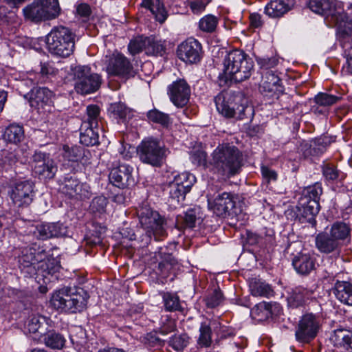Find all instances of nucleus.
I'll return each instance as SVG.
<instances>
[{
  "label": "nucleus",
  "instance_id": "4",
  "mask_svg": "<svg viewBox=\"0 0 352 352\" xmlns=\"http://www.w3.org/2000/svg\"><path fill=\"white\" fill-rule=\"evenodd\" d=\"M217 109L226 118L242 120L247 110L252 109L247 105L248 100L241 92L224 91L214 99Z\"/></svg>",
  "mask_w": 352,
  "mask_h": 352
},
{
  "label": "nucleus",
  "instance_id": "33",
  "mask_svg": "<svg viewBox=\"0 0 352 352\" xmlns=\"http://www.w3.org/2000/svg\"><path fill=\"white\" fill-rule=\"evenodd\" d=\"M333 293L342 303L352 306V284L348 281L337 280Z\"/></svg>",
  "mask_w": 352,
  "mask_h": 352
},
{
  "label": "nucleus",
  "instance_id": "31",
  "mask_svg": "<svg viewBox=\"0 0 352 352\" xmlns=\"http://www.w3.org/2000/svg\"><path fill=\"white\" fill-rule=\"evenodd\" d=\"M330 340L335 346L352 352V331L345 329H336L331 336Z\"/></svg>",
  "mask_w": 352,
  "mask_h": 352
},
{
  "label": "nucleus",
  "instance_id": "36",
  "mask_svg": "<svg viewBox=\"0 0 352 352\" xmlns=\"http://www.w3.org/2000/svg\"><path fill=\"white\" fill-rule=\"evenodd\" d=\"M253 71L254 62L249 57L239 67V69L228 78V80H233L238 82H243L251 76Z\"/></svg>",
  "mask_w": 352,
  "mask_h": 352
},
{
  "label": "nucleus",
  "instance_id": "7",
  "mask_svg": "<svg viewBox=\"0 0 352 352\" xmlns=\"http://www.w3.org/2000/svg\"><path fill=\"white\" fill-rule=\"evenodd\" d=\"M140 223L149 237L162 241L167 236L166 219L149 206L144 205L138 209Z\"/></svg>",
  "mask_w": 352,
  "mask_h": 352
},
{
  "label": "nucleus",
  "instance_id": "30",
  "mask_svg": "<svg viewBox=\"0 0 352 352\" xmlns=\"http://www.w3.org/2000/svg\"><path fill=\"white\" fill-rule=\"evenodd\" d=\"M49 327V319L39 315L31 316L26 323L30 333H37L39 337L46 334Z\"/></svg>",
  "mask_w": 352,
  "mask_h": 352
},
{
  "label": "nucleus",
  "instance_id": "43",
  "mask_svg": "<svg viewBox=\"0 0 352 352\" xmlns=\"http://www.w3.org/2000/svg\"><path fill=\"white\" fill-rule=\"evenodd\" d=\"M45 344L52 348L60 349L63 347L65 340L64 337L54 331L47 330L46 334L43 336Z\"/></svg>",
  "mask_w": 352,
  "mask_h": 352
},
{
  "label": "nucleus",
  "instance_id": "12",
  "mask_svg": "<svg viewBox=\"0 0 352 352\" xmlns=\"http://www.w3.org/2000/svg\"><path fill=\"white\" fill-rule=\"evenodd\" d=\"M34 184L30 179H20L10 186L9 195L17 207L29 206L34 196Z\"/></svg>",
  "mask_w": 352,
  "mask_h": 352
},
{
  "label": "nucleus",
  "instance_id": "28",
  "mask_svg": "<svg viewBox=\"0 0 352 352\" xmlns=\"http://www.w3.org/2000/svg\"><path fill=\"white\" fill-rule=\"evenodd\" d=\"M34 234L38 239L46 240L62 236L63 228L59 223H43L36 226Z\"/></svg>",
  "mask_w": 352,
  "mask_h": 352
},
{
  "label": "nucleus",
  "instance_id": "29",
  "mask_svg": "<svg viewBox=\"0 0 352 352\" xmlns=\"http://www.w3.org/2000/svg\"><path fill=\"white\" fill-rule=\"evenodd\" d=\"M290 10L289 0H270L265 6L264 13L272 19H278Z\"/></svg>",
  "mask_w": 352,
  "mask_h": 352
},
{
  "label": "nucleus",
  "instance_id": "11",
  "mask_svg": "<svg viewBox=\"0 0 352 352\" xmlns=\"http://www.w3.org/2000/svg\"><path fill=\"white\" fill-rule=\"evenodd\" d=\"M46 257L47 252L43 248L34 244L22 250L19 263L22 270L27 269L28 274H33L39 271V265Z\"/></svg>",
  "mask_w": 352,
  "mask_h": 352
},
{
  "label": "nucleus",
  "instance_id": "44",
  "mask_svg": "<svg viewBox=\"0 0 352 352\" xmlns=\"http://www.w3.org/2000/svg\"><path fill=\"white\" fill-rule=\"evenodd\" d=\"M109 113L115 118L125 120L131 116V111L124 103L115 102L108 109Z\"/></svg>",
  "mask_w": 352,
  "mask_h": 352
},
{
  "label": "nucleus",
  "instance_id": "54",
  "mask_svg": "<svg viewBox=\"0 0 352 352\" xmlns=\"http://www.w3.org/2000/svg\"><path fill=\"white\" fill-rule=\"evenodd\" d=\"M175 259L171 255L168 254L165 258L160 261L158 264V270L160 275L163 278L168 276L170 271L172 270L174 265L175 264Z\"/></svg>",
  "mask_w": 352,
  "mask_h": 352
},
{
  "label": "nucleus",
  "instance_id": "21",
  "mask_svg": "<svg viewBox=\"0 0 352 352\" xmlns=\"http://www.w3.org/2000/svg\"><path fill=\"white\" fill-rule=\"evenodd\" d=\"M222 328L221 323L217 320L204 319L201 323L199 328V337L197 339V344L200 347L208 348L212 344V331L218 336L221 335L220 331Z\"/></svg>",
  "mask_w": 352,
  "mask_h": 352
},
{
  "label": "nucleus",
  "instance_id": "18",
  "mask_svg": "<svg viewBox=\"0 0 352 352\" xmlns=\"http://www.w3.org/2000/svg\"><path fill=\"white\" fill-rule=\"evenodd\" d=\"M168 94L170 101L176 107H183L189 101L190 88L184 79H179L168 85Z\"/></svg>",
  "mask_w": 352,
  "mask_h": 352
},
{
  "label": "nucleus",
  "instance_id": "39",
  "mask_svg": "<svg viewBox=\"0 0 352 352\" xmlns=\"http://www.w3.org/2000/svg\"><path fill=\"white\" fill-rule=\"evenodd\" d=\"M278 308V305L276 303L263 301L256 304L251 309V314L255 317H259L260 320L266 319L271 317Z\"/></svg>",
  "mask_w": 352,
  "mask_h": 352
},
{
  "label": "nucleus",
  "instance_id": "63",
  "mask_svg": "<svg viewBox=\"0 0 352 352\" xmlns=\"http://www.w3.org/2000/svg\"><path fill=\"white\" fill-rule=\"evenodd\" d=\"M206 158L207 155L204 151H197L194 152L191 156L190 160L191 162L196 166H205L206 165Z\"/></svg>",
  "mask_w": 352,
  "mask_h": 352
},
{
  "label": "nucleus",
  "instance_id": "16",
  "mask_svg": "<svg viewBox=\"0 0 352 352\" xmlns=\"http://www.w3.org/2000/svg\"><path fill=\"white\" fill-rule=\"evenodd\" d=\"M107 72L110 76L128 79L134 76L132 64L123 54L114 52L109 58Z\"/></svg>",
  "mask_w": 352,
  "mask_h": 352
},
{
  "label": "nucleus",
  "instance_id": "47",
  "mask_svg": "<svg viewBox=\"0 0 352 352\" xmlns=\"http://www.w3.org/2000/svg\"><path fill=\"white\" fill-rule=\"evenodd\" d=\"M219 23L217 16L212 14H206L199 21V28L204 32L212 33L216 30Z\"/></svg>",
  "mask_w": 352,
  "mask_h": 352
},
{
  "label": "nucleus",
  "instance_id": "42",
  "mask_svg": "<svg viewBox=\"0 0 352 352\" xmlns=\"http://www.w3.org/2000/svg\"><path fill=\"white\" fill-rule=\"evenodd\" d=\"M3 137L6 142L16 144L24 138L23 128L19 124H10L5 129Z\"/></svg>",
  "mask_w": 352,
  "mask_h": 352
},
{
  "label": "nucleus",
  "instance_id": "41",
  "mask_svg": "<svg viewBox=\"0 0 352 352\" xmlns=\"http://www.w3.org/2000/svg\"><path fill=\"white\" fill-rule=\"evenodd\" d=\"M197 211L195 209L188 210L183 217L177 219V227L178 229H192L196 224L199 223L200 217H197Z\"/></svg>",
  "mask_w": 352,
  "mask_h": 352
},
{
  "label": "nucleus",
  "instance_id": "6",
  "mask_svg": "<svg viewBox=\"0 0 352 352\" xmlns=\"http://www.w3.org/2000/svg\"><path fill=\"white\" fill-rule=\"evenodd\" d=\"M89 298L87 292L82 289L76 293L63 289L54 293L50 302L58 311L74 314L81 312L86 308Z\"/></svg>",
  "mask_w": 352,
  "mask_h": 352
},
{
  "label": "nucleus",
  "instance_id": "1",
  "mask_svg": "<svg viewBox=\"0 0 352 352\" xmlns=\"http://www.w3.org/2000/svg\"><path fill=\"white\" fill-rule=\"evenodd\" d=\"M243 155L239 149L229 143L219 144L212 153V170L221 178L238 174L242 166Z\"/></svg>",
  "mask_w": 352,
  "mask_h": 352
},
{
  "label": "nucleus",
  "instance_id": "53",
  "mask_svg": "<svg viewBox=\"0 0 352 352\" xmlns=\"http://www.w3.org/2000/svg\"><path fill=\"white\" fill-rule=\"evenodd\" d=\"M195 180L196 179L193 175L184 172L175 177L173 182L179 186H184V189L189 192Z\"/></svg>",
  "mask_w": 352,
  "mask_h": 352
},
{
  "label": "nucleus",
  "instance_id": "17",
  "mask_svg": "<svg viewBox=\"0 0 352 352\" xmlns=\"http://www.w3.org/2000/svg\"><path fill=\"white\" fill-rule=\"evenodd\" d=\"M177 53L178 58L183 62L197 64L202 58V46L197 39L189 38L179 45Z\"/></svg>",
  "mask_w": 352,
  "mask_h": 352
},
{
  "label": "nucleus",
  "instance_id": "15",
  "mask_svg": "<svg viewBox=\"0 0 352 352\" xmlns=\"http://www.w3.org/2000/svg\"><path fill=\"white\" fill-rule=\"evenodd\" d=\"M212 187L207 194L208 208L217 216L226 217L234 208L235 201L232 194L223 192L215 195Z\"/></svg>",
  "mask_w": 352,
  "mask_h": 352
},
{
  "label": "nucleus",
  "instance_id": "5",
  "mask_svg": "<svg viewBox=\"0 0 352 352\" xmlns=\"http://www.w3.org/2000/svg\"><path fill=\"white\" fill-rule=\"evenodd\" d=\"M75 36V34L67 27H54L46 36L48 51L54 56H69L74 50Z\"/></svg>",
  "mask_w": 352,
  "mask_h": 352
},
{
  "label": "nucleus",
  "instance_id": "25",
  "mask_svg": "<svg viewBox=\"0 0 352 352\" xmlns=\"http://www.w3.org/2000/svg\"><path fill=\"white\" fill-rule=\"evenodd\" d=\"M53 92L46 87H38L32 89L30 105L38 109H45L52 104Z\"/></svg>",
  "mask_w": 352,
  "mask_h": 352
},
{
  "label": "nucleus",
  "instance_id": "56",
  "mask_svg": "<svg viewBox=\"0 0 352 352\" xmlns=\"http://www.w3.org/2000/svg\"><path fill=\"white\" fill-rule=\"evenodd\" d=\"M147 117L150 121L160 124L162 126H167L170 122V118L168 115L157 109L149 111L147 113Z\"/></svg>",
  "mask_w": 352,
  "mask_h": 352
},
{
  "label": "nucleus",
  "instance_id": "40",
  "mask_svg": "<svg viewBox=\"0 0 352 352\" xmlns=\"http://www.w3.org/2000/svg\"><path fill=\"white\" fill-rule=\"evenodd\" d=\"M343 56L347 63V70L352 74V29L350 34L339 36Z\"/></svg>",
  "mask_w": 352,
  "mask_h": 352
},
{
  "label": "nucleus",
  "instance_id": "50",
  "mask_svg": "<svg viewBox=\"0 0 352 352\" xmlns=\"http://www.w3.org/2000/svg\"><path fill=\"white\" fill-rule=\"evenodd\" d=\"M341 97L329 94L327 93L320 92L314 97V102L321 107H329L337 103Z\"/></svg>",
  "mask_w": 352,
  "mask_h": 352
},
{
  "label": "nucleus",
  "instance_id": "10",
  "mask_svg": "<svg viewBox=\"0 0 352 352\" xmlns=\"http://www.w3.org/2000/svg\"><path fill=\"white\" fill-rule=\"evenodd\" d=\"M59 192L67 198L75 201L89 199L91 195L90 186L82 183L74 175H67L59 184Z\"/></svg>",
  "mask_w": 352,
  "mask_h": 352
},
{
  "label": "nucleus",
  "instance_id": "58",
  "mask_svg": "<svg viewBox=\"0 0 352 352\" xmlns=\"http://www.w3.org/2000/svg\"><path fill=\"white\" fill-rule=\"evenodd\" d=\"M223 300V294L220 289H215L207 296L205 300L208 307L214 308L219 306Z\"/></svg>",
  "mask_w": 352,
  "mask_h": 352
},
{
  "label": "nucleus",
  "instance_id": "59",
  "mask_svg": "<svg viewBox=\"0 0 352 352\" xmlns=\"http://www.w3.org/2000/svg\"><path fill=\"white\" fill-rule=\"evenodd\" d=\"M39 271L52 274L58 271L60 265L54 258H47L40 263Z\"/></svg>",
  "mask_w": 352,
  "mask_h": 352
},
{
  "label": "nucleus",
  "instance_id": "24",
  "mask_svg": "<svg viewBox=\"0 0 352 352\" xmlns=\"http://www.w3.org/2000/svg\"><path fill=\"white\" fill-rule=\"evenodd\" d=\"M292 265L301 275H308L316 268V258L308 252H299L292 258Z\"/></svg>",
  "mask_w": 352,
  "mask_h": 352
},
{
  "label": "nucleus",
  "instance_id": "34",
  "mask_svg": "<svg viewBox=\"0 0 352 352\" xmlns=\"http://www.w3.org/2000/svg\"><path fill=\"white\" fill-rule=\"evenodd\" d=\"M249 287L250 293L254 296L270 298L274 294L270 285L256 278L250 280Z\"/></svg>",
  "mask_w": 352,
  "mask_h": 352
},
{
  "label": "nucleus",
  "instance_id": "13",
  "mask_svg": "<svg viewBox=\"0 0 352 352\" xmlns=\"http://www.w3.org/2000/svg\"><path fill=\"white\" fill-rule=\"evenodd\" d=\"M320 318L313 314L302 316L295 332L296 339L301 343H308L317 336L320 329Z\"/></svg>",
  "mask_w": 352,
  "mask_h": 352
},
{
  "label": "nucleus",
  "instance_id": "46",
  "mask_svg": "<svg viewBox=\"0 0 352 352\" xmlns=\"http://www.w3.org/2000/svg\"><path fill=\"white\" fill-rule=\"evenodd\" d=\"M165 52V47L160 41L153 37H146V51L148 55L162 56Z\"/></svg>",
  "mask_w": 352,
  "mask_h": 352
},
{
  "label": "nucleus",
  "instance_id": "9",
  "mask_svg": "<svg viewBox=\"0 0 352 352\" xmlns=\"http://www.w3.org/2000/svg\"><path fill=\"white\" fill-rule=\"evenodd\" d=\"M166 152L165 146L158 140L152 138L143 140L138 147V154L141 162L153 166H161Z\"/></svg>",
  "mask_w": 352,
  "mask_h": 352
},
{
  "label": "nucleus",
  "instance_id": "61",
  "mask_svg": "<svg viewBox=\"0 0 352 352\" xmlns=\"http://www.w3.org/2000/svg\"><path fill=\"white\" fill-rule=\"evenodd\" d=\"M322 173L327 180L334 181L338 179L340 171L334 165L327 164L322 168Z\"/></svg>",
  "mask_w": 352,
  "mask_h": 352
},
{
  "label": "nucleus",
  "instance_id": "48",
  "mask_svg": "<svg viewBox=\"0 0 352 352\" xmlns=\"http://www.w3.org/2000/svg\"><path fill=\"white\" fill-rule=\"evenodd\" d=\"M162 298L166 311H182L179 298L177 294L170 292L164 293Z\"/></svg>",
  "mask_w": 352,
  "mask_h": 352
},
{
  "label": "nucleus",
  "instance_id": "14",
  "mask_svg": "<svg viewBox=\"0 0 352 352\" xmlns=\"http://www.w3.org/2000/svg\"><path fill=\"white\" fill-rule=\"evenodd\" d=\"M32 168L34 175L43 179H52L58 170L50 154L41 151H35L32 155Z\"/></svg>",
  "mask_w": 352,
  "mask_h": 352
},
{
  "label": "nucleus",
  "instance_id": "3",
  "mask_svg": "<svg viewBox=\"0 0 352 352\" xmlns=\"http://www.w3.org/2000/svg\"><path fill=\"white\" fill-rule=\"evenodd\" d=\"M60 12L58 0H33L22 9L25 21L34 24L56 19Z\"/></svg>",
  "mask_w": 352,
  "mask_h": 352
},
{
  "label": "nucleus",
  "instance_id": "57",
  "mask_svg": "<svg viewBox=\"0 0 352 352\" xmlns=\"http://www.w3.org/2000/svg\"><path fill=\"white\" fill-rule=\"evenodd\" d=\"M189 339V336L186 333L174 336L170 338V346L177 351H182L188 346Z\"/></svg>",
  "mask_w": 352,
  "mask_h": 352
},
{
  "label": "nucleus",
  "instance_id": "64",
  "mask_svg": "<svg viewBox=\"0 0 352 352\" xmlns=\"http://www.w3.org/2000/svg\"><path fill=\"white\" fill-rule=\"evenodd\" d=\"M257 63L261 68L269 69L274 67L278 64V59L275 57H263L257 58Z\"/></svg>",
  "mask_w": 352,
  "mask_h": 352
},
{
  "label": "nucleus",
  "instance_id": "52",
  "mask_svg": "<svg viewBox=\"0 0 352 352\" xmlns=\"http://www.w3.org/2000/svg\"><path fill=\"white\" fill-rule=\"evenodd\" d=\"M129 53L134 56L142 51H146V36H140L132 39L129 45Z\"/></svg>",
  "mask_w": 352,
  "mask_h": 352
},
{
  "label": "nucleus",
  "instance_id": "20",
  "mask_svg": "<svg viewBox=\"0 0 352 352\" xmlns=\"http://www.w3.org/2000/svg\"><path fill=\"white\" fill-rule=\"evenodd\" d=\"M250 56L243 51L234 50L230 52L223 60V74L219 75V78L225 82L228 78L239 69V67Z\"/></svg>",
  "mask_w": 352,
  "mask_h": 352
},
{
  "label": "nucleus",
  "instance_id": "19",
  "mask_svg": "<svg viewBox=\"0 0 352 352\" xmlns=\"http://www.w3.org/2000/svg\"><path fill=\"white\" fill-rule=\"evenodd\" d=\"M133 168L129 164H122L111 169L109 173V181L115 186L120 188L132 186L135 180L132 176Z\"/></svg>",
  "mask_w": 352,
  "mask_h": 352
},
{
  "label": "nucleus",
  "instance_id": "37",
  "mask_svg": "<svg viewBox=\"0 0 352 352\" xmlns=\"http://www.w3.org/2000/svg\"><path fill=\"white\" fill-rule=\"evenodd\" d=\"M328 232L342 246L344 242L351 236V228L345 223L336 222Z\"/></svg>",
  "mask_w": 352,
  "mask_h": 352
},
{
  "label": "nucleus",
  "instance_id": "27",
  "mask_svg": "<svg viewBox=\"0 0 352 352\" xmlns=\"http://www.w3.org/2000/svg\"><path fill=\"white\" fill-rule=\"evenodd\" d=\"M260 89L263 92L271 94L272 96H278L283 91L280 79L272 71H267L263 75Z\"/></svg>",
  "mask_w": 352,
  "mask_h": 352
},
{
  "label": "nucleus",
  "instance_id": "22",
  "mask_svg": "<svg viewBox=\"0 0 352 352\" xmlns=\"http://www.w3.org/2000/svg\"><path fill=\"white\" fill-rule=\"evenodd\" d=\"M320 210V204L315 201H309L305 198H300L297 206V215L300 220L304 223L307 222L315 225L316 216Z\"/></svg>",
  "mask_w": 352,
  "mask_h": 352
},
{
  "label": "nucleus",
  "instance_id": "2",
  "mask_svg": "<svg viewBox=\"0 0 352 352\" xmlns=\"http://www.w3.org/2000/svg\"><path fill=\"white\" fill-rule=\"evenodd\" d=\"M342 2L336 0H309V8L314 12L329 18L336 27L338 36L350 34L352 19L343 11Z\"/></svg>",
  "mask_w": 352,
  "mask_h": 352
},
{
  "label": "nucleus",
  "instance_id": "51",
  "mask_svg": "<svg viewBox=\"0 0 352 352\" xmlns=\"http://www.w3.org/2000/svg\"><path fill=\"white\" fill-rule=\"evenodd\" d=\"M63 151V157L65 160L72 162H78L81 160L84 154L83 150L78 146L69 147L68 146H64Z\"/></svg>",
  "mask_w": 352,
  "mask_h": 352
},
{
  "label": "nucleus",
  "instance_id": "55",
  "mask_svg": "<svg viewBox=\"0 0 352 352\" xmlns=\"http://www.w3.org/2000/svg\"><path fill=\"white\" fill-rule=\"evenodd\" d=\"M100 108L96 104H91L87 107V118L83 122H89L90 125L98 128L100 121Z\"/></svg>",
  "mask_w": 352,
  "mask_h": 352
},
{
  "label": "nucleus",
  "instance_id": "60",
  "mask_svg": "<svg viewBox=\"0 0 352 352\" xmlns=\"http://www.w3.org/2000/svg\"><path fill=\"white\" fill-rule=\"evenodd\" d=\"M107 199L104 196H98L94 198L90 204V210L93 212L103 213L107 206Z\"/></svg>",
  "mask_w": 352,
  "mask_h": 352
},
{
  "label": "nucleus",
  "instance_id": "32",
  "mask_svg": "<svg viewBox=\"0 0 352 352\" xmlns=\"http://www.w3.org/2000/svg\"><path fill=\"white\" fill-rule=\"evenodd\" d=\"M98 128L90 125L89 122H82L80 126V142L87 146L99 143Z\"/></svg>",
  "mask_w": 352,
  "mask_h": 352
},
{
  "label": "nucleus",
  "instance_id": "62",
  "mask_svg": "<svg viewBox=\"0 0 352 352\" xmlns=\"http://www.w3.org/2000/svg\"><path fill=\"white\" fill-rule=\"evenodd\" d=\"M210 0H190L189 7L194 14H200L204 12Z\"/></svg>",
  "mask_w": 352,
  "mask_h": 352
},
{
  "label": "nucleus",
  "instance_id": "35",
  "mask_svg": "<svg viewBox=\"0 0 352 352\" xmlns=\"http://www.w3.org/2000/svg\"><path fill=\"white\" fill-rule=\"evenodd\" d=\"M57 73L58 69L54 67L53 64L50 63H41L40 73L35 75L34 78L31 77L32 74H30L25 82H30L32 85L43 83L51 76L56 75Z\"/></svg>",
  "mask_w": 352,
  "mask_h": 352
},
{
  "label": "nucleus",
  "instance_id": "38",
  "mask_svg": "<svg viewBox=\"0 0 352 352\" xmlns=\"http://www.w3.org/2000/svg\"><path fill=\"white\" fill-rule=\"evenodd\" d=\"M141 6L148 9L160 23L166 21L167 12L160 0H143Z\"/></svg>",
  "mask_w": 352,
  "mask_h": 352
},
{
  "label": "nucleus",
  "instance_id": "45",
  "mask_svg": "<svg viewBox=\"0 0 352 352\" xmlns=\"http://www.w3.org/2000/svg\"><path fill=\"white\" fill-rule=\"evenodd\" d=\"M322 194V188L320 183L316 182L314 185L306 187L300 198H305L309 201L319 203L320 198Z\"/></svg>",
  "mask_w": 352,
  "mask_h": 352
},
{
  "label": "nucleus",
  "instance_id": "26",
  "mask_svg": "<svg viewBox=\"0 0 352 352\" xmlns=\"http://www.w3.org/2000/svg\"><path fill=\"white\" fill-rule=\"evenodd\" d=\"M314 292L302 286L292 289L287 296V303L290 307L298 308L307 304L313 298Z\"/></svg>",
  "mask_w": 352,
  "mask_h": 352
},
{
  "label": "nucleus",
  "instance_id": "49",
  "mask_svg": "<svg viewBox=\"0 0 352 352\" xmlns=\"http://www.w3.org/2000/svg\"><path fill=\"white\" fill-rule=\"evenodd\" d=\"M169 198L174 201L179 203L183 201L185 198L186 193L188 192L184 186H179L175 182H171L168 187Z\"/></svg>",
  "mask_w": 352,
  "mask_h": 352
},
{
  "label": "nucleus",
  "instance_id": "8",
  "mask_svg": "<svg viewBox=\"0 0 352 352\" xmlns=\"http://www.w3.org/2000/svg\"><path fill=\"white\" fill-rule=\"evenodd\" d=\"M72 75L76 93L87 95L96 91L102 83L101 76L91 72L89 67L76 65L72 67Z\"/></svg>",
  "mask_w": 352,
  "mask_h": 352
},
{
  "label": "nucleus",
  "instance_id": "23",
  "mask_svg": "<svg viewBox=\"0 0 352 352\" xmlns=\"http://www.w3.org/2000/svg\"><path fill=\"white\" fill-rule=\"evenodd\" d=\"M317 250L323 254H333L339 255L342 245L329 234L328 231L318 234L315 239Z\"/></svg>",
  "mask_w": 352,
  "mask_h": 352
}]
</instances>
